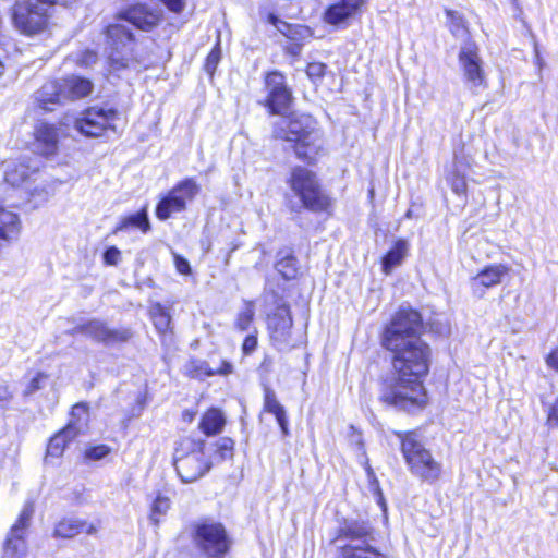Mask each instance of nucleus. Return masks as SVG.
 <instances>
[{
	"instance_id": "58836bf2",
	"label": "nucleus",
	"mask_w": 558,
	"mask_h": 558,
	"mask_svg": "<svg viewBox=\"0 0 558 558\" xmlns=\"http://www.w3.org/2000/svg\"><path fill=\"white\" fill-rule=\"evenodd\" d=\"M255 311L253 303L248 302L245 307L239 313L235 326L239 330L245 331L254 319Z\"/></svg>"
},
{
	"instance_id": "6e6d98bb",
	"label": "nucleus",
	"mask_w": 558,
	"mask_h": 558,
	"mask_svg": "<svg viewBox=\"0 0 558 558\" xmlns=\"http://www.w3.org/2000/svg\"><path fill=\"white\" fill-rule=\"evenodd\" d=\"M534 62L541 72L542 69L545 66V61L541 56L537 41H534Z\"/></svg>"
},
{
	"instance_id": "052dcab7",
	"label": "nucleus",
	"mask_w": 558,
	"mask_h": 558,
	"mask_svg": "<svg viewBox=\"0 0 558 558\" xmlns=\"http://www.w3.org/2000/svg\"><path fill=\"white\" fill-rule=\"evenodd\" d=\"M298 50H300V47H296V49H293V52L298 53Z\"/></svg>"
},
{
	"instance_id": "ea45409f",
	"label": "nucleus",
	"mask_w": 558,
	"mask_h": 558,
	"mask_svg": "<svg viewBox=\"0 0 558 558\" xmlns=\"http://www.w3.org/2000/svg\"><path fill=\"white\" fill-rule=\"evenodd\" d=\"M217 453L221 460L233 457L234 441L231 438L223 437L216 442Z\"/></svg>"
},
{
	"instance_id": "ddd939ff",
	"label": "nucleus",
	"mask_w": 558,
	"mask_h": 558,
	"mask_svg": "<svg viewBox=\"0 0 558 558\" xmlns=\"http://www.w3.org/2000/svg\"><path fill=\"white\" fill-rule=\"evenodd\" d=\"M265 83L268 90L267 107L271 113H282L292 101V94L287 87L284 76L280 72L274 71L266 76Z\"/></svg>"
},
{
	"instance_id": "864d4df0",
	"label": "nucleus",
	"mask_w": 558,
	"mask_h": 558,
	"mask_svg": "<svg viewBox=\"0 0 558 558\" xmlns=\"http://www.w3.org/2000/svg\"><path fill=\"white\" fill-rule=\"evenodd\" d=\"M12 397L13 393L10 391L8 385L0 384V408L7 407Z\"/></svg>"
},
{
	"instance_id": "7c9ffc66",
	"label": "nucleus",
	"mask_w": 558,
	"mask_h": 558,
	"mask_svg": "<svg viewBox=\"0 0 558 558\" xmlns=\"http://www.w3.org/2000/svg\"><path fill=\"white\" fill-rule=\"evenodd\" d=\"M140 229L142 232L146 233L150 229V223L148 220V216L145 209L126 217H123L120 223L114 228L113 233H118L121 231H125L129 229Z\"/></svg>"
},
{
	"instance_id": "49530a36",
	"label": "nucleus",
	"mask_w": 558,
	"mask_h": 558,
	"mask_svg": "<svg viewBox=\"0 0 558 558\" xmlns=\"http://www.w3.org/2000/svg\"><path fill=\"white\" fill-rule=\"evenodd\" d=\"M175 269L181 275L191 274L190 263L181 255L173 253Z\"/></svg>"
},
{
	"instance_id": "20e7f679",
	"label": "nucleus",
	"mask_w": 558,
	"mask_h": 558,
	"mask_svg": "<svg viewBox=\"0 0 558 558\" xmlns=\"http://www.w3.org/2000/svg\"><path fill=\"white\" fill-rule=\"evenodd\" d=\"M211 461L205 454V441L190 437L182 438L174 451V466L183 483L202 478L211 469Z\"/></svg>"
},
{
	"instance_id": "4468645a",
	"label": "nucleus",
	"mask_w": 558,
	"mask_h": 558,
	"mask_svg": "<svg viewBox=\"0 0 558 558\" xmlns=\"http://www.w3.org/2000/svg\"><path fill=\"white\" fill-rule=\"evenodd\" d=\"M84 333L93 340L107 344L124 342L131 338L128 329H110L105 323L93 319L86 324L77 325L71 330V335Z\"/></svg>"
},
{
	"instance_id": "a19ab883",
	"label": "nucleus",
	"mask_w": 558,
	"mask_h": 558,
	"mask_svg": "<svg viewBox=\"0 0 558 558\" xmlns=\"http://www.w3.org/2000/svg\"><path fill=\"white\" fill-rule=\"evenodd\" d=\"M111 449L107 445L89 447L85 450V458L88 460H101L110 453Z\"/></svg>"
},
{
	"instance_id": "f704fd0d",
	"label": "nucleus",
	"mask_w": 558,
	"mask_h": 558,
	"mask_svg": "<svg viewBox=\"0 0 558 558\" xmlns=\"http://www.w3.org/2000/svg\"><path fill=\"white\" fill-rule=\"evenodd\" d=\"M446 14L451 34L457 38L464 37L468 33V29L465 27L463 17L458 12L452 10H446Z\"/></svg>"
},
{
	"instance_id": "cd10ccee",
	"label": "nucleus",
	"mask_w": 558,
	"mask_h": 558,
	"mask_svg": "<svg viewBox=\"0 0 558 558\" xmlns=\"http://www.w3.org/2000/svg\"><path fill=\"white\" fill-rule=\"evenodd\" d=\"M264 410L275 415L283 435L289 434L288 418L284 408L277 400L276 393L270 388H265Z\"/></svg>"
},
{
	"instance_id": "e433bc0d",
	"label": "nucleus",
	"mask_w": 558,
	"mask_h": 558,
	"mask_svg": "<svg viewBox=\"0 0 558 558\" xmlns=\"http://www.w3.org/2000/svg\"><path fill=\"white\" fill-rule=\"evenodd\" d=\"M170 505L171 502L168 497L158 494L151 505L150 519L155 523H158L161 517L165 515L170 509Z\"/></svg>"
},
{
	"instance_id": "39448f33",
	"label": "nucleus",
	"mask_w": 558,
	"mask_h": 558,
	"mask_svg": "<svg viewBox=\"0 0 558 558\" xmlns=\"http://www.w3.org/2000/svg\"><path fill=\"white\" fill-rule=\"evenodd\" d=\"M401 450L412 474L424 482L434 483L441 474L440 464L425 449L414 432H399Z\"/></svg>"
},
{
	"instance_id": "c85d7f7f",
	"label": "nucleus",
	"mask_w": 558,
	"mask_h": 558,
	"mask_svg": "<svg viewBox=\"0 0 558 558\" xmlns=\"http://www.w3.org/2000/svg\"><path fill=\"white\" fill-rule=\"evenodd\" d=\"M408 241L402 239L396 241L395 245L383 257V271L387 275L390 274L396 266H399L403 262L408 255Z\"/></svg>"
},
{
	"instance_id": "7ed1b4c3",
	"label": "nucleus",
	"mask_w": 558,
	"mask_h": 558,
	"mask_svg": "<svg viewBox=\"0 0 558 558\" xmlns=\"http://www.w3.org/2000/svg\"><path fill=\"white\" fill-rule=\"evenodd\" d=\"M78 0H20L10 10L14 28L25 36H35L47 31L49 9L54 5L73 7Z\"/></svg>"
},
{
	"instance_id": "a211bd4d",
	"label": "nucleus",
	"mask_w": 558,
	"mask_h": 558,
	"mask_svg": "<svg viewBox=\"0 0 558 558\" xmlns=\"http://www.w3.org/2000/svg\"><path fill=\"white\" fill-rule=\"evenodd\" d=\"M21 219L19 215L0 203V250L16 241L21 233Z\"/></svg>"
},
{
	"instance_id": "4c0bfd02",
	"label": "nucleus",
	"mask_w": 558,
	"mask_h": 558,
	"mask_svg": "<svg viewBox=\"0 0 558 558\" xmlns=\"http://www.w3.org/2000/svg\"><path fill=\"white\" fill-rule=\"evenodd\" d=\"M269 21L272 25H275L281 33L283 34H287L288 36H293V35H300V36H305L310 33L308 28L306 27H303V26H291V25H288L287 23L280 21L277 16L275 15H270L269 16Z\"/></svg>"
},
{
	"instance_id": "9d476101",
	"label": "nucleus",
	"mask_w": 558,
	"mask_h": 558,
	"mask_svg": "<svg viewBox=\"0 0 558 558\" xmlns=\"http://www.w3.org/2000/svg\"><path fill=\"white\" fill-rule=\"evenodd\" d=\"M199 192V185L193 179H186L173 187L157 205L156 215L160 220L168 219L172 214L185 209Z\"/></svg>"
},
{
	"instance_id": "09e8293b",
	"label": "nucleus",
	"mask_w": 558,
	"mask_h": 558,
	"mask_svg": "<svg viewBox=\"0 0 558 558\" xmlns=\"http://www.w3.org/2000/svg\"><path fill=\"white\" fill-rule=\"evenodd\" d=\"M97 62V54L94 51L86 50L81 53L77 63L84 66H90Z\"/></svg>"
},
{
	"instance_id": "8fccbe9b",
	"label": "nucleus",
	"mask_w": 558,
	"mask_h": 558,
	"mask_svg": "<svg viewBox=\"0 0 558 558\" xmlns=\"http://www.w3.org/2000/svg\"><path fill=\"white\" fill-rule=\"evenodd\" d=\"M34 504L33 502H26L20 513L19 520L16 523H27L29 520H32L34 514Z\"/></svg>"
},
{
	"instance_id": "f3484780",
	"label": "nucleus",
	"mask_w": 558,
	"mask_h": 558,
	"mask_svg": "<svg viewBox=\"0 0 558 558\" xmlns=\"http://www.w3.org/2000/svg\"><path fill=\"white\" fill-rule=\"evenodd\" d=\"M291 327L292 317L286 305L277 307L276 312L268 317L270 338L278 347L288 344Z\"/></svg>"
},
{
	"instance_id": "37998d69",
	"label": "nucleus",
	"mask_w": 558,
	"mask_h": 558,
	"mask_svg": "<svg viewBox=\"0 0 558 558\" xmlns=\"http://www.w3.org/2000/svg\"><path fill=\"white\" fill-rule=\"evenodd\" d=\"M325 71L326 65L320 62H312L306 68V74L314 83L319 81L325 75Z\"/></svg>"
},
{
	"instance_id": "6e6552de",
	"label": "nucleus",
	"mask_w": 558,
	"mask_h": 558,
	"mask_svg": "<svg viewBox=\"0 0 558 558\" xmlns=\"http://www.w3.org/2000/svg\"><path fill=\"white\" fill-rule=\"evenodd\" d=\"M118 112L113 109L92 107L76 119L75 129L85 136L97 137L107 131H116Z\"/></svg>"
},
{
	"instance_id": "de8ad7c7",
	"label": "nucleus",
	"mask_w": 558,
	"mask_h": 558,
	"mask_svg": "<svg viewBox=\"0 0 558 558\" xmlns=\"http://www.w3.org/2000/svg\"><path fill=\"white\" fill-rule=\"evenodd\" d=\"M120 251L116 246H111L106 250L104 254V260L107 265H117L120 260Z\"/></svg>"
},
{
	"instance_id": "b1692460",
	"label": "nucleus",
	"mask_w": 558,
	"mask_h": 558,
	"mask_svg": "<svg viewBox=\"0 0 558 558\" xmlns=\"http://www.w3.org/2000/svg\"><path fill=\"white\" fill-rule=\"evenodd\" d=\"M232 372V365L229 362L223 361L217 368H213L205 361H191L185 366V373L187 376L196 379H204L214 375H227Z\"/></svg>"
},
{
	"instance_id": "f8f14e48",
	"label": "nucleus",
	"mask_w": 558,
	"mask_h": 558,
	"mask_svg": "<svg viewBox=\"0 0 558 558\" xmlns=\"http://www.w3.org/2000/svg\"><path fill=\"white\" fill-rule=\"evenodd\" d=\"M458 59L465 81L473 87L483 86L485 73L477 45L474 41H465L460 48Z\"/></svg>"
},
{
	"instance_id": "f257e3e1",
	"label": "nucleus",
	"mask_w": 558,
	"mask_h": 558,
	"mask_svg": "<svg viewBox=\"0 0 558 558\" xmlns=\"http://www.w3.org/2000/svg\"><path fill=\"white\" fill-rule=\"evenodd\" d=\"M421 314L400 308L383 336V347L392 354L393 375L381 387L380 401L403 410L423 407L426 391L423 379L428 374L432 350L421 338Z\"/></svg>"
},
{
	"instance_id": "c756f323",
	"label": "nucleus",
	"mask_w": 558,
	"mask_h": 558,
	"mask_svg": "<svg viewBox=\"0 0 558 558\" xmlns=\"http://www.w3.org/2000/svg\"><path fill=\"white\" fill-rule=\"evenodd\" d=\"M74 428V425H66L61 432L51 437L47 447V454L60 457L66 444L76 437Z\"/></svg>"
},
{
	"instance_id": "aec40b11",
	"label": "nucleus",
	"mask_w": 558,
	"mask_h": 558,
	"mask_svg": "<svg viewBox=\"0 0 558 558\" xmlns=\"http://www.w3.org/2000/svg\"><path fill=\"white\" fill-rule=\"evenodd\" d=\"M365 0H339L325 12V21L328 24L338 25L356 15Z\"/></svg>"
},
{
	"instance_id": "dca6fc26",
	"label": "nucleus",
	"mask_w": 558,
	"mask_h": 558,
	"mask_svg": "<svg viewBox=\"0 0 558 558\" xmlns=\"http://www.w3.org/2000/svg\"><path fill=\"white\" fill-rule=\"evenodd\" d=\"M509 271L510 267L505 264H493L486 266L478 274L471 278L470 284L474 294L483 295L485 289L498 286L509 274Z\"/></svg>"
},
{
	"instance_id": "bf43d9fd",
	"label": "nucleus",
	"mask_w": 558,
	"mask_h": 558,
	"mask_svg": "<svg viewBox=\"0 0 558 558\" xmlns=\"http://www.w3.org/2000/svg\"><path fill=\"white\" fill-rule=\"evenodd\" d=\"M298 50H300V47H296V49H293V52L298 53Z\"/></svg>"
},
{
	"instance_id": "5701e85b",
	"label": "nucleus",
	"mask_w": 558,
	"mask_h": 558,
	"mask_svg": "<svg viewBox=\"0 0 558 558\" xmlns=\"http://www.w3.org/2000/svg\"><path fill=\"white\" fill-rule=\"evenodd\" d=\"M36 149L41 155H53L57 150L58 134L54 126L41 123L37 126L36 132Z\"/></svg>"
},
{
	"instance_id": "412c9836",
	"label": "nucleus",
	"mask_w": 558,
	"mask_h": 558,
	"mask_svg": "<svg viewBox=\"0 0 558 558\" xmlns=\"http://www.w3.org/2000/svg\"><path fill=\"white\" fill-rule=\"evenodd\" d=\"M65 94L59 81L45 83L35 94V101L39 108L53 111L54 107L62 104Z\"/></svg>"
},
{
	"instance_id": "79ce46f5",
	"label": "nucleus",
	"mask_w": 558,
	"mask_h": 558,
	"mask_svg": "<svg viewBox=\"0 0 558 558\" xmlns=\"http://www.w3.org/2000/svg\"><path fill=\"white\" fill-rule=\"evenodd\" d=\"M221 57V51L219 48V44L216 45V47L210 51V53L206 58L205 62V71L213 75Z\"/></svg>"
},
{
	"instance_id": "4d7b16f0",
	"label": "nucleus",
	"mask_w": 558,
	"mask_h": 558,
	"mask_svg": "<svg viewBox=\"0 0 558 558\" xmlns=\"http://www.w3.org/2000/svg\"><path fill=\"white\" fill-rule=\"evenodd\" d=\"M94 532H95V527H94V525H90V526H89V529H88V531H87V533H88V534H92V533H94Z\"/></svg>"
},
{
	"instance_id": "a18cd8bd",
	"label": "nucleus",
	"mask_w": 558,
	"mask_h": 558,
	"mask_svg": "<svg viewBox=\"0 0 558 558\" xmlns=\"http://www.w3.org/2000/svg\"><path fill=\"white\" fill-rule=\"evenodd\" d=\"M77 527L78 525H57L53 534L57 537L71 538L78 533Z\"/></svg>"
},
{
	"instance_id": "bb28decb",
	"label": "nucleus",
	"mask_w": 558,
	"mask_h": 558,
	"mask_svg": "<svg viewBox=\"0 0 558 558\" xmlns=\"http://www.w3.org/2000/svg\"><path fill=\"white\" fill-rule=\"evenodd\" d=\"M226 425V416L223 412L217 408L207 410L199 422V429L206 436L220 434Z\"/></svg>"
},
{
	"instance_id": "5fc2aeb1",
	"label": "nucleus",
	"mask_w": 558,
	"mask_h": 558,
	"mask_svg": "<svg viewBox=\"0 0 558 558\" xmlns=\"http://www.w3.org/2000/svg\"><path fill=\"white\" fill-rule=\"evenodd\" d=\"M546 364L558 372V347L547 355Z\"/></svg>"
},
{
	"instance_id": "1a4fd4ad",
	"label": "nucleus",
	"mask_w": 558,
	"mask_h": 558,
	"mask_svg": "<svg viewBox=\"0 0 558 558\" xmlns=\"http://www.w3.org/2000/svg\"><path fill=\"white\" fill-rule=\"evenodd\" d=\"M342 533L337 542L344 558H385L369 545L364 525H347Z\"/></svg>"
},
{
	"instance_id": "13d9d810",
	"label": "nucleus",
	"mask_w": 558,
	"mask_h": 558,
	"mask_svg": "<svg viewBox=\"0 0 558 558\" xmlns=\"http://www.w3.org/2000/svg\"><path fill=\"white\" fill-rule=\"evenodd\" d=\"M4 65L0 62V75L3 73Z\"/></svg>"
},
{
	"instance_id": "6ab92c4d",
	"label": "nucleus",
	"mask_w": 558,
	"mask_h": 558,
	"mask_svg": "<svg viewBox=\"0 0 558 558\" xmlns=\"http://www.w3.org/2000/svg\"><path fill=\"white\" fill-rule=\"evenodd\" d=\"M27 525H12L4 545V558H34L27 551L25 536Z\"/></svg>"
},
{
	"instance_id": "0eeeda50",
	"label": "nucleus",
	"mask_w": 558,
	"mask_h": 558,
	"mask_svg": "<svg viewBox=\"0 0 558 558\" xmlns=\"http://www.w3.org/2000/svg\"><path fill=\"white\" fill-rule=\"evenodd\" d=\"M106 36L110 48V66L113 70L125 69L137 62L134 36L124 25L110 24L106 28Z\"/></svg>"
},
{
	"instance_id": "680f3d73",
	"label": "nucleus",
	"mask_w": 558,
	"mask_h": 558,
	"mask_svg": "<svg viewBox=\"0 0 558 558\" xmlns=\"http://www.w3.org/2000/svg\"><path fill=\"white\" fill-rule=\"evenodd\" d=\"M298 50H300V47H296V49H293V52L298 53Z\"/></svg>"
},
{
	"instance_id": "3c124183",
	"label": "nucleus",
	"mask_w": 558,
	"mask_h": 558,
	"mask_svg": "<svg viewBox=\"0 0 558 558\" xmlns=\"http://www.w3.org/2000/svg\"><path fill=\"white\" fill-rule=\"evenodd\" d=\"M46 379V376L44 374H37L28 384V386L25 389V395H32L38 389H40V383Z\"/></svg>"
},
{
	"instance_id": "393cba45",
	"label": "nucleus",
	"mask_w": 558,
	"mask_h": 558,
	"mask_svg": "<svg viewBox=\"0 0 558 558\" xmlns=\"http://www.w3.org/2000/svg\"><path fill=\"white\" fill-rule=\"evenodd\" d=\"M66 99H80L92 93L93 83L80 76H71L60 82Z\"/></svg>"
},
{
	"instance_id": "603ef678",
	"label": "nucleus",
	"mask_w": 558,
	"mask_h": 558,
	"mask_svg": "<svg viewBox=\"0 0 558 558\" xmlns=\"http://www.w3.org/2000/svg\"><path fill=\"white\" fill-rule=\"evenodd\" d=\"M257 347V338L255 335H248L242 344L244 354H251Z\"/></svg>"
},
{
	"instance_id": "4be33fe9",
	"label": "nucleus",
	"mask_w": 558,
	"mask_h": 558,
	"mask_svg": "<svg viewBox=\"0 0 558 558\" xmlns=\"http://www.w3.org/2000/svg\"><path fill=\"white\" fill-rule=\"evenodd\" d=\"M468 168L466 161L456 155L451 168L446 173V181L457 195L466 194L468 184L465 175Z\"/></svg>"
},
{
	"instance_id": "c03bdc74",
	"label": "nucleus",
	"mask_w": 558,
	"mask_h": 558,
	"mask_svg": "<svg viewBox=\"0 0 558 558\" xmlns=\"http://www.w3.org/2000/svg\"><path fill=\"white\" fill-rule=\"evenodd\" d=\"M546 413H547V425L549 427L558 428V395L555 397L553 402L548 403Z\"/></svg>"
},
{
	"instance_id": "473e14b6",
	"label": "nucleus",
	"mask_w": 558,
	"mask_h": 558,
	"mask_svg": "<svg viewBox=\"0 0 558 558\" xmlns=\"http://www.w3.org/2000/svg\"><path fill=\"white\" fill-rule=\"evenodd\" d=\"M364 469L366 471L367 481H368V489L374 495V497L377 499L378 505L384 509L385 508V500L383 496V492L379 486V482L375 475L374 470L372 469L368 459L365 457L364 461Z\"/></svg>"
},
{
	"instance_id": "2eb2a0df",
	"label": "nucleus",
	"mask_w": 558,
	"mask_h": 558,
	"mask_svg": "<svg viewBox=\"0 0 558 558\" xmlns=\"http://www.w3.org/2000/svg\"><path fill=\"white\" fill-rule=\"evenodd\" d=\"M121 16L138 29L149 32L162 21L163 11L158 5L136 3L125 10Z\"/></svg>"
},
{
	"instance_id": "9b49d317",
	"label": "nucleus",
	"mask_w": 558,
	"mask_h": 558,
	"mask_svg": "<svg viewBox=\"0 0 558 558\" xmlns=\"http://www.w3.org/2000/svg\"><path fill=\"white\" fill-rule=\"evenodd\" d=\"M194 541L208 557H220L230 547L223 525H196Z\"/></svg>"
},
{
	"instance_id": "a878e982",
	"label": "nucleus",
	"mask_w": 558,
	"mask_h": 558,
	"mask_svg": "<svg viewBox=\"0 0 558 558\" xmlns=\"http://www.w3.org/2000/svg\"><path fill=\"white\" fill-rule=\"evenodd\" d=\"M37 171V167L25 162H9L5 166L4 180L12 186H20L26 182L32 174Z\"/></svg>"
},
{
	"instance_id": "c9c22d12",
	"label": "nucleus",
	"mask_w": 558,
	"mask_h": 558,
	"mask_svg": "<svg viewBox=\"0 0 558 558\" xmlns=\"http://www.w3.org/2000/svg\"><path fill=\"white\" fill-rule=\"evenodd\" d=\"M150 314L156 329L159 332H166L171 322L169 313L160 304H156Z\"/></svg>"
},
{
	"instance_id": "423d86ee",
	"label": "nucleus",
	"mask_w": 558,
	"mask_h": 558,
	"mask_svg": "<svg viewBox=\"0 0 558 558\" xmlns=\"http://www.w3.org/2000/svg\"><path fill=\"white\" fill-rule=\"evenodd\" d=\"M289 184L293 193L300 198L302 207L314 213L327 211L330 207V198L320 190L315 173L308 169L294 168Z\"/></svg>"
},
{
	"instance_id": "f03ea898",
	"label": "nucleus",
	"mask_w": 558,
	"mask_h": 558,
	"mask_svg": "<svg viewBox=\"0 0 558 558\" xmlns=\"http://www.w3.org/2000/svg\"><path fill=\"white\" fill-rule=\"evenodd\" d=\"M274 136L293 144L298 158L312 161L322 148V136L311 116L281 118L274 126Z\"/></svg>"
},
{
	"instance_id": "2f4dec72",
	"label": "nucleus",
	"mask_w": 558,
	"mask_h": 558,
	"mask_svg": "<svg viewBox=\"0 0 558 558\" xmlns=\"http://www.w3.org/2000/svg\"><path fill=\"white\" fill-rule=\"evenodd\" d=\"M88 417V405L86 403H77L72 408L71 418L68 425H74V430L77 436L86 428Z\"/></svg>"
},
{
	"instance_id": "72a5a7b5",
	"label": "nucleus",
	"mask_w": 558,
	"mask_h": 558,
	"mask_svg": "<svg viewBox=\"0 0 558 558\" xmlns=\"http://www.w3.org/2000/svg\"><path fill=\"white\" fill-rule=\"evenodd\" d=\"M276 269L284 279H293L298 274V260L294 256L287 255L277 262Z\"/></svg>"
}]
</instances>
